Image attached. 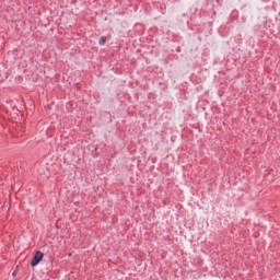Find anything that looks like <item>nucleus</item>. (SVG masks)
<instances>
[{
	"label": "nucleus",
	"instance_id": "nucleus-1",
	"mask_svg": "<svg viewBox=\"0 0 280 280\" xmlns=\"http://www.w3.org/2000/svg\"><path fill=\"white\" fill-rule=\"evenodd\" d=\"M43 257H45V254L40 250H36L31 260L32 268H36V266L43 261Z\"/></svg>",
	"mask_w": 280,
	"mask_h": 280
},
{
	"label": "nucleus",
	"instance_id": "nucleus-2",
	"mask_svg": "<svg viewBox=\"0 0 280 280\" xmlns=\"http://www.w3.org/2000/svg\"><path fill=\"white\" fill-rule=\"evenodd\" d=\"M98 45H106V36H102L98 40Z\"/></svg>",
	"mask_w": 280,
	"mask_h": 280
},
{
	"label": "nucleus",
	"instance_id": "nucleus-3",
	"mask_svg": "<svg viewBox=\"0 0 280 280\" xmlns=\"http://www.w3.org/2000/svg\"><path fill=\"white\" fill-rule=\"evenodd\" d=\"M12 277H16V270L12 272Z\"/></svg>",
	"mask_w": 280,
	"mask_h": 280
}]
</instances>
